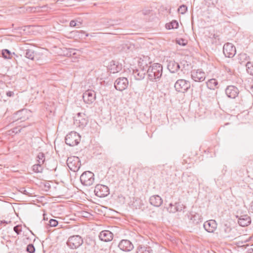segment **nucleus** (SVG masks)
Listing matches in <instances>:
<instances>
[{
	"mask_svg": "<svg viewBox=\"0 0 253 253\" xmlns=\"http://www.w3.org/2000/svg\"><path fill=\"white\" fill-rule=\"evenodd\" d=\"M150 203L153 206L159 207L163 203V200L159 195H153L149 199Z\"/></svg>",
	"mask_w": 253,
	"mask_h": 253,
	"instance_id": "412c9836",
	"label": "nucleus"
},
{
	"mask_svg": "<svg viewBox=\"0 0 253 253\" xmlns=\"http://www.w3.org/2000/svg\"><path fill=\"white\" fill-rule=\"evenodd\" d=\"M34 60H35L37 64H42L46 61L45 56L40 53H35Z\"/></svg>",
	"mask_w": 253,
	"mask_h": 253,
	"instance_id": "b1692460",
	"label": "nucleus"
},
{
	"mask_svg": "<svg viewBox=\"0 0 253 253\" xmlns=\"http://www.w3.org/2000/svg\"><path fill=\"white\" fill-rule=\"evenodd\" d=\"M230 125V124L229 123H227L225 124V125Z\"/></svg>",
	"mask_w": 253,
	"mask_h": 253,
	"instance_id": "13d9d810",
	"label": "nucleus"
},
{
	"mask_svg": "<svg viewBox=\"0 0 253 253\" xmlns=\"http://www.w3.org/2000/svg\"><path fill=\"white\" fill-rule=\"evenodd\" d=\"M175 206L176 207L177 211H181L185 208V206L180 203H175Z\"/></svg>",
	"mask_w": 253,
	"mask_h": 253,
	"instance_id": "f704fd0d",
	"label": "nucleus"
},
{
	"mask_svg": "<svg viewBox=\"0 0 253 253\" xmlns=\"http://www.w3.org/2000/svg\"><path fill=\"white\" fill-rule=\"evenodd\" d=\"M83 243V239L79 235H73L69 237L66 244L71 249H76L79 248Z\"/></svg>",
	"mask_w": 253,
	"mask_h": 253,
	"instance_id": "7ed1b4c3",
	"label": "nucleus"
},
{
	"mask_svg": "<svg viewBox=\"0 0 253 253\" xmlns=\"http://www.w3.org/2000/svg\"><path fill=\"white\" fill-rule=\"evenodd\" d=\"M238 222L239 224L243 227L247 226L251 222V218L248 214L237 215Z\"/></svg>",
	"mask_w": 253,
	"mask_h": 253,
	"instance_id": "dca6fc26",
	"label": "nucleus"
},
{
	"mask_svg": "<svg viewBox=\"0 0 253 253\" xmlns=\"http://www.w3.org/2000/svg\"><path fill=\"white\" fill-rule=\"evenodd\" d=\"M250 59L249 56L245 53H242L239 56V59L242 64L245 61H248Z\"/></svg>",
	"mask_w": 253,
	"mask_h": 253,
	"instance_id": "2f4dec72",
	"label": "nucleus"
},
{
	"mask_svg": "<svg viewBox=\"0 0 253 253\" xmlns=\"http://www.w3.org/2000/svg\"><path fill=\"white\" fill-rule=\"evenodd\" d=\"M187 10V6L185 5H182L178 8V12L182 14H183L186 12Z\"/></svg>",
	"mask_w": 253,
	"mask_h": 253,
	"instance_id": "4c0bfd02",
	"label": "nucleus"
},
{
	"mask_svg": "<svg viewBox=\"0 0 253 253\" xmlns=\"http://www.w3.org/2000/svg\"><path fill=\"white\" fill-rule=\"evenodd\" d=\"M93 172L90 171H84L80 176V180L82 184L89 186L94 183V177Z\"/></svg>",
	"mask_w": 253,
	"mask_h": 253,
	"instance_id": "39448f33",
	"label": "nucleus"
},
{
	"mask_svg": "<svg viewBox=\"0 0 253 253\" xmlns=\"http://www.w3.org/2000/svg\"><path fill=\"white\" fill-rule=\"evenodd\" d=\"M80 135L75 131H71L65 137V143L70 146L77 145L80 141Z\"/></svg>",
	"mask_w": 253,
	"mask_h": 253,
	"instance_id": "20e7f679",
	"label": "nucleus"
},
{
	"mask_svg": "<svg viewBox=\"0 0 253 253\" xmlns=\"http://www.w3.org/2000/svg\"><path fill=\"white\" fill-rule=\"evenodd\" d=\"M250 89L251 91H252L253 93V84L251 85Z\"/></svg>",
	"mask_w": 253,
	"mask_h": 253,
	"instance_id": "3c124183",
	"label": "nucleus"
},
{
	"mask_svg": "<svg viewBox=\"0 0 253 253\" xmlns=\"http://www.w3.org/2000/svg\"><path fill=\"white\" fill-rule=\"evenodd\" d=\"M147 65L139 67L138 69L133 70L132 74L134 77L137 80H141L144 78L147 73Z\"/></svg>",
	"mask_w": 253,
	"mask_h": 253,
	"instance_id": "9b49d317",
	"label": "nucleus"
},
{
	"mask_svg": "<svg viewBox=\"0 0 253 253\" xmlns=\"http://www.w3.org/2000/svg\"><path fill=\"white\" fill-rule=\"evenodd\" d=\"M26 33L25 30L23 27H17V41H22V38H19L20 36H23Z\"/></svg>",
	"mask_w": 253,
	"mask_h": 253,
	"instance_id": "cd10ccee",
	"label": "nucleus"
},
{
	"mask_svg": "<svg viewBox=\"0 0 253 253\" xmlns=\"http://www.w3.org/2000/svg\"><path fill=\"white\" fill-rule=\"evenodd\" d=\"M152 252V250L149 247H146L142 245H139L136 249L137 253H151Z\"/></svg>",
	"mask_w": 253,
	"mask_h": 253,
	"instance_id": "393cba45",
	"label": "nucleus"
},
{
	"mask_svg": "<svg viewBox=\"0 0 253 253\" xmlns=\"http://www.w3.org/2000/svg\"><path fill=\"white\" fill-rule=\"evenodd\" d=\"M30 45L25 43H21L18 44L19 49L18 54L21 56H24L28 59L34 60V51L30 49Z\"/></svg>",
	"mask_w": 253,
	"mask_h": 253,
	"instance_id": "f03ea898",
	"label": "nucleus"
},
{
	"mask_svg": "<svg viewBox=\"0 0 253 253\" xmlns=\"http://www.w3.org/2000/svg\"><path fill=\"white\" fill-rule=\"evenodd\" d=\"M225 93L228 97L235 98L239 94V90L234 85H229L226 88Z\"/></svg>",
	"mask_w": 253,
	"mask_h": 253,
	"instance_id": "f3484780",
	"label": "nucleus"
},
{
	"mask_svg": "<svg viewBox=\"0 0 253 253\" xmlns=\"http://www.w3.org/2000/svg\"><path fill=\"white\" fill-rule=\"evenodd\" d=\"M99 237L102 241L108 242L113 239V234L108 230H104L100 233Z\"/></svg>",
	"mask_w": 253,
	"mask_h": 253,
	"instance_id": "aec40b11",
	"label": "nucleus"
},
{
	"mask_svg": "<svg viewBox=\"0 0 253 253\" xmlns=\"http://www.w3.org/2000/svg\"><path fill=\"white\" fill-rule=\"evenodd\" d=\"M251 210L253 212V201L251 204Z\"/></svg>",
	"mask_w": 253,
	"mask_h": 253,
	"instance_id": "8fccbe9b",
	"label": "nucleus"
},
{
	"mask_svg": "<svg viewBox=\"0 0 253 253\" xmlns=\"http://www.w3.org/2000/svg\"><path fill=\"white\" fill-rule=\"evenodd\" d=\"M94 192L95 195L100 198L105 197L110 193L109 188L107 186L102 184L96 185Z\"/></svg>",
	"mask_w": 253,
	"mask_h": 253,
	"instance_id": "1a4fd4ad",
	"label": "nucleus"
},
{
	"mask_svg": "<svg viewBox=\"0 0 253 253\" xmlns=\"http://www.w3.org/2000/svg\"><path fill=\"white\" fill-rule=\"evenodd\" d=\"M248 253H253V249L252 248L249 249L248 251Z\"/></svg>",
	"mask_w": 253,
	"mask_h": 253,
	"instance_id": "09e8293b",
	"label": "nucleus"
},
{
	"mask_svg": "<svg viewBox=\"0 0 253 253\" xmlns=\"http://www.w3.org/2000/svg\"><path fill=\"white\" fill-rule=\"evenodd\" d=\"M151 11L149 9H144L142 10V13L144 15H149Z\"/></svg>",
	"mask_w": 253,
	"mask_h": 253,
	"instance_id": "79ce46f5",
	"label": "nucleus"
},
{
	"mask_svg": "<svg viewBox=\"0 0 253 253\" xmlns=\"http://www.w3.org/2000/svg\"><path fill=\"white\" fill-rule=\"evenodd\" d=\"M128 84V81L127 78L125 77L117 79L115 83L114 86L117 90L123 91L126 89Z\"/></svg>",
	"mask_w": 253,
	"mask_h": 253,
	"instance_id": "ddd939ff",
	"label": "nucleus"
},
{
	"mask_svg": "<svg viewBox=\"0 0 253 253\" xmlns=\"http://www.w3.org/2000/svg\"><path fill=\"white\" fill-rule=\"evenodd\" d=\"M38 164L42 165L45 161V156L43 153H40L37 157Z\"/></svg>",
	"mask_w": 253,
	"mask_h": 253,
	"instance_id": "c756f323",
	"label": "nucleus"
},
{
	"mask_svg": "<svg viewBox=\"0 0 253 253\" xmlns=\"http://www.w3.org/2000/svg\"><path fill=\"white\" fill-rule=\"evenodd\" d=\"M147 73L149 80L157 82L162 76L163 66L160 64L154 63L152 66L147 67Z\"/></svg>",
	"mask_w": 253,
	"mask_h": 253,
	"instance_id": "f257e3e1",
	"label": "nucleus"
},
{
	"mask_svg": "<svg viewBox=\"0 0 253 253\" xmlns=\"http://www.w3.org/2000/svg\"><path fill=\"white\" fill-rule=\"evenodd\" d=\"M247 72L251 75H253V63L250 61L246 64Z\"/></svg>",
	"mask_w": 253,
	"mask_h": 253,
	"instance_id": "473e14b6",
	"label": "nucleus"
},
{
	"mask_svg": "<svg viewBox=\"0 0 253 253\" xmlns=\"http://www.w3.org/2000/svg\"><path fill=\"white\" fill-rule=\"evenodd\" d=\"M166 27L168 29H177L178 27V23L175 20H173L170 23L167 24Z\"/></svg>",
	"mask_w": 253,
	"mask_h": 253,
	"instance_id": "c85d7f7f",
	"label": "nucleus"
},
{
	"mask_svg": "<svg viewBox=\"0 0 253 253\" xmlns=\"http://www.w3.org/2000/svg\"><path fill=\"white\" fill-rule=\"evenodd\" d=\"M119 248L125 252H130L134 248L132 244L127 240H122L118 245Z\"/></svg>",
	"mask_w": 253,
	"mask_h": 253,
	"instance_id": "2eb2a0df",
	"label": "nucleus"
},
{
	"mask_svg": "<svg viewBox=\"0 0 253 253\" xmlns=\"http://www.w3.org/2000/svg\"><path fill=\"white\" fill-rule=\"evenodd\" d=\"M220 234L224 238L232 240L236 238V234L234 230H233L230 226H227L226 224L224 225L222 227Z\"/></svg>",
	"mask_w": 253,
	"mask_h": 253,
	"instance_id": "6e6552de",
	"label": "nucleus"
},
{
	"mask_svg": "<svg viewBox=\"0 0 253 253\" xmlns=\"http://www.w3.org/2000/svg\"><path fill=\"white\" fill-rule=\"evenodd\" d=\"M83 98L85 103L91 104L96 99V93L92 90L88 89L83 93Z\"/></svg>",
	"mask_w": 253,
	"mask_h": 253,
	"instance_id": "f8f14e48",
	"label": "nucleus"
},
{
	"mask_svg": "<svg viewBox=\"0 0 253 253\" xmlns=\"http://www.w3.org/2000/svg\"><path fill=\"white\" fill-rule=\"evenodd\" d=\"M58 221L54 219H51L49 221V225L50 227H56L58 225Z\"/></svg>",
	"mask_w": 253,
	"mask_h": 253,
	"instance_id": "58836bf2",
	"label": "nucleus"
},
{
	"mask_svg": "<svg viewBox=\"0 0 253 253\" xmlns=\"http://www.w3.org/2000/svg\"><path fill=\"white\" fill-rule=\"evenodd\" d=\"M33 170L35 172H41L43 170L42 165L37 164L33 166Z\"/></svg>",
	"mask_w": 253,
	"mask_h": 253,
	"instance_id": "7c9ffc66",
	"label": "nucleus"
},
{
	"mask_svg": "<svg viewBox=\"0 0 253 253\" xmlns=\"http://www.w3.org/2000/svg\"><path fill=\"white\" fill-rule=\"evenodd\" d=\"M107 22L108 24L106 25L107 26H114L115 25V24L114 23V21L113 20H110Z\"/></svg>",
	"mask_w": 253,
	"mask_h": 253,
	"instance_id": "49530a36",
	"label": "nucleus"
},
{
	"mask_svg": "<svg viewBox=\"0 0 253 253\" xmlns=\"http://www.w3.org/2000/svg\"><path fill=\"white\" fill-rule=\"evenodd\" d=\"M217 223L214 220H209L204 224L205 229L209 233H213L217 228Z\"/></svg>",
	"mask_w": 253,
	"mask_h": 253,
	"instance_id": "a211bd4d",
	"label": "nucleus"
},
{
	"mask_svg": "<svg viewBox=\"0 0 253 253\" xmlns=\"http://www.w3.org/2000/svg\"><path fill=\"white\" fill-rule=\"evenodd\" d=\"M176 43L179 45H181L183 46L185 45L186 44V42H185V40L182 39L176 40Z\"/></svg>",
	"mask_w": 253,
	"mask_h": 253,
	"instance_id": "a19ab883",
	"label": "nucleus"
},
{
	"mask_svg": "<svg viewBox=\"0 0 253 253\" xmlns=\"http://www.w3.org/2000/svg\"><path fill=\"white\" fill-rule=\"evenodd\" d=\"M168 211L170 213H175L177 211L175 205L172 203L169 204V207H168Z\"/></svg>",
	"mask_w": 253,
	"mask_h": 253,
	"instance_id": "c9c22d12",
	"label": "nucleus"
},
{
	"mask_svg": "<svg viewBox=\"0 0 253 253\" xmlns=\"http://www.w3.org/2000/svg\"><path fill=\"white\" fill-rule=\"evenodd\" d=\"M24 110L20 111H17V115H19L20 113H21L22 112H23Z\"/></svg>",
	"mask_w": 253,
	"mask_h": 253,
	"instance_id": "603ef678",
	"label": "nucleus"
},
{
	"mask_svg": "<svg viewBox=\"0 0 253 253\" xmlns=\"http://www.w3.org/2000/svg\"><path fill=\"white\" fill-rule=\"evenodd\" d=\"M18 226L19 225H17V232H16V234H19V229H18Z\"/></svg>",
	"mask_w": 253,
	"mask_h": 253,
	"instance_id": "864d4df0",
	"label": "nucleus"
},
{
	"mask_svg": "<svg viewBox=\"0 0 253 253\" xmlns=\"http://www.w3.org/2000/svg\"><path fill=\"white\" fill-rule=\"evenodd\" d=\"M167 68L171 73H174L178 71L180 68V65L174 60H170L169 61Z\"/></svg>",
	"mask_w": 253,
	"mask_h": 253,
	"instance_id": "4be33fe9",
	"label": "nucleus"
},
{
	"mask_svg": "<svg viewBox=\"0 0 253 253\" xmlns=\"http://www.w3.org/2000/svg\"><path fill=\"white\" fill-rule=\"evenodd\" d=\"M207 2H209V4L214 5L217 3L218 0H207Z\"/></svg>",
	"mask_w": 253,
	"mask_h": 253,
	"instance_id": "37998d69",
	"label": "nucleus"
},
{
	"mask_svg": "<svg viewBox=\"0 0 253 253\" xmlns=\"http://www.w3.org/2000/svg\"><path fill=\"white\" fill-rule=\"evenodd\" d=\"M76 25H77V23H76L75 21L72 20L70 21V26L71 27H75L76 26Z\"/></svg>",
	"mask_w": 253,
	"mask_h": 253,
	"instance_id": "a18cd8bd",
	"label": "nucleus"
},
{
	"mask_svg": "<svg viewBox=\"0 0 253 253\" xmlns=\"http://www.w3.org/2000/svg\"><path fill=\"white\" fill-rule=\"evenodd\" d=\"M16 226H14L13 227V231L16 232Z\"/></svg>",
	"mask_w": 253,
	"mask_h": 253,
	"instance_id": "5fc2aeb1",
	"label": "nucleus"
},
{
	"mask_svg": "<svg viewBox=\"0 0 253 253\" xmlns=\"http://www.w3.org/2000/svg\"><path fill=\"white\" fill-rule=\"evenodd\" d=\"M10 222H11V221L10 220L7 221V220H3L0 221V224H4V226H5L6 224L9 223Z\"/></svg>",
	"mask_w": 253,
	"mask_h": 253,
	"instance_id": "c03bdc74",
	"label": "nucleus"
},
{
	"mask_svg": "<svg viewBox=\"0 0 253 253\" xmlns=\"http://www.w3.org/2000/svg\"><path fill=\"white\" fill-rule=\"evenodd\" d=\"M108 69L111 73H116L120 72L122 69V66L118 62L112 61L108 66Z\"/></svg>",
	"mask_w": 253,
	"mask_h": 253,
	"instance_id": "6ab92c4d",
	"label": "nucleus"
},
{
	"mask_svg": "<svg viewBox=\"0 0 253 253\" xmlns=\"http://www.w3.org/2000/svg\"><path fill=\"white\" fill-rule=\"evenodd\" d=\"M88 36V34H85V36H86V37H87Z\"/></svg>",
	"mask_w": 253,
	"mask_h": 253,
	"instance_id": "bf43d9fd",
	"label": "nucleus"
},
{
	"mask_svg": "<svg viewBox=\"0 0 253 253\" xmlns=\"http://www.w3.org/2000/svg\"><path fill=\"white\" fill-rule=\"evenodd\" d=\"M80 32L83 34H85V32L84 31H81Z\"/></svg>",
	"mask_w": 253,
	"mask_h": 253,
	"instance_id": "4d7b16f0",
	"label": "nucleus"
},
{
	"mask_svg": "<svg viewBox=\"0 0 253 253\" xmlns=\"http://www.w3.org/2000/svg\"><path fill=\"white\" fill-rule=\"evenodd\" d=\"M223 52L226 57L232 58L235 56L236 50L235 46L232 43L228 42L224 45Z\"/></svg>",
	"mask_w": 253,
	"mask_h": 253,
	"instance_id": "9d476101",
	"label": "nucleus"
},
{
	"mask_svg": "<svg viewBox=\"0 0 253 253\" xmlns=\"http://www.w3.org/2000/svg\"><path fill=\"white\" fill-rule=\"evenodd\" d=\"M26 251L29 253H34L35 252V248L32 244H29L26 247Z\"/></svg>",
	"mask_w": 253,
	"mask_h": 253,
	"instance_id": "e433bc0d",
	"label": "nucleus"
},
{
	"mask_svg": "<svg viewBox=\"0 0 253 253\" xmlns=\"http://www.w3.org/2000/svg\"><path fill=\"white\" fill-rule=\"evenodd\" d=\"M17 190L18 191V192L21 194H23L25 195L29 196V192L27 191V190L25 189V188L24 187H21L19 189H17Z\"/></svg>",
	"mask_w": 253,
	"mask_h": 253,
	"instance_id": "ea45409f",
	"label": "nucleus"
},
{
	"mask_svg": "<svg viewBox=\"0 0 253 253\" xmlns=\"http://www.w3.org/2000/svg\"><path fill=\"white\" fill-rule=\"evenodd\" d=\"M69 168L73 171H77L80 168L81 164L80 159L77 157H69L67 160Z\"/></svg>",
	"mask_w": 253,
	"mask_h": 253,
	"instance_id": "0eeeda50",
	"label": "nucleus"
},
{
	"mask_svg": "<svg viewBox=\"0 0 253 253\" xmlns=\"http://www.w3.org/2000/svg\"><path fill=\"white\" fill-rule=\"evenodd\" d=\"M23 237V240H24L25 239L27 240H28V238L26 237Z\"/></svg>",
	"mask_w": 253,
	"mask_h": 253,
	"instance_id": "6e6d98bb",
	"label": "nucleus"
},
{
	"mask_svg": "<svg viewBox=\"0 0 253 253\" xmlns=\"http://www.w3.org/2000/svg\"><path fill=\"white\" fill-rule=\"evenodd\" d=\"M190 83L184 79L178 80L174 84L175 90L180 92H185L190 87Z\"/></svg>",
	"mask_w": 253,
	"mask_h": 253,
	"instance_id": "423d86ee",
	"label": "nucleus"
},
{
	"mask_svg": "<svg viewBox=\"0 0 253 253\" xmlns=\"http://www.w3.org/2000/svg\"><path fill=\"white\" fill-rule=\"evenodd\" d=\"M2 54L3 57L4 58H11V54L10 51L8 49H4L2 51Z\"/></svg>",
	"mask_w": 253,
	"mask_h": 253,
	"instance_id": "72a5a7b5",
	"label": "nucleus"
},
{
	"mask_svg": "<svg viewBox=\"0 0 253 253\" xmlns=\"http://www.w3.org/2000/svg\"><path fill=\"white\" fill-rule=\"evenodd\" d=\"M81 113L78 114V116L76 118L74 124L76 126H85L87 125V120L84 118H82Z\"/></svg>",
	"mask_w": 253,
	"mask_h": 253,
	"instance_id": "5701e85b",
	"label": "nucleus"
},
{
	"mask_svg": "<svg viewBox=\"0 0 253 253\" xmlns=\"http://www.w3.org/2000/svg\"><path fill=\"white\" fill-rule=\"evenodd\" d=\"M190 219L193 222V223L198 224L200 222L202 221V217L201 215H200L199 214L195 213L191 215Z\"/></svg>",
	"mask_w": 253,
	"mask_h": 253,
	"instance_id": "bb28decb",
	"label": "nucleus"
},
{
	"mask_svg": "<svg viewBox=\"0 0 253 253\" xmlns=\"http://www.w3.org/2000/svg\"><path fill=\"white\" fill-rule=\"evenodd\" d=\"M207 87L211 89H214L218 84L217 81L215 79L209 80L207 83Z\"/></svg>",
	"mask_w": 253,
	"mask_h": 253,
	"instance_id": "a878e982",
	"label": "nucleus"
},
{
	"mask_svg": "<svg viewBox=\"0 0 253 253\" xmlns=\"http://www.w3.org/2000/svg\"><path fill=\"white\" fill-rule=\"evenodd\" d=\"M191 78L195 82H203L205 80V73L201 69L193 70L191 72Z\"/></svg>",
	"mask_w": 253,
	"mask_h": 253,
	"instance_id": "4468645a",
	"label": "nucleus"
},
{
	"mask_svg": "<svg viewBox=\"0 0 253 253\" xmlns=\"http://www.w3.org/2000/svg\"><path fill=\"white\" fill-rule=\"evenodd\" d=\"M6 95L8 96H12L14 95V93L13 91H9L8 92H7L6 93Z\"/></svg>",
	"mask_w": 253,
	"mask_h": 253,
	"instance_id": "de8ad7c7",
	"label": "nucleus"
},
{
	"mask_svg": "<svg viewBox=\"0 0 253 253\" xmlns=\"http://www.w3.org/2000/svg\"><path fill=\"white\" fill-rule=\"evenodd\" d=\"M73 55H75V52H73L72 53Z\"/></svg>",
	"mask_w": 253,
	"mask_h": 253,
	"instance_id": "052dcab7",
	"label": "nucleus"
}]
</instances>
